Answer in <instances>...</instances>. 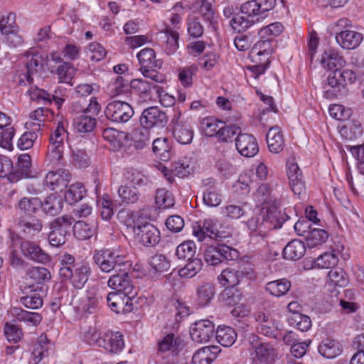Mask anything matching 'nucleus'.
Wrapping results in <instances>:
<instances>
[{
  "label": "nucleus",
  "instance_id": "c756f323",
  "mask_svg": "<svg viewBox=\"0 0 364 364\" xmlns=\"http://www.w3.org/2000/svg\"><path fill=\"white\" fill-rule=\"evenodd\" d=\"M219 351L216 346L203 347L193 354V364H210L216 358Z\"/></svg>",
  "mask_w": 364,
  "mask_h": 364
},
{
  "label": "nucleus",
  "instance_id": "de8ad7c7",
  "mask_svg": "<svg viewBox=\"0 0 364 364\" xmlns=\"http://www.w3.org/2000/svg\"><path fill=\"white\" fill-rule=\"evenodd\" d=\"M50 343L46 336L41 335L36 343L32 352L33 364H38L43 358L48 355Z\"/></svg>",
  "mask_w": 364,
  "mask_h": 364
},
{
  "label": "nucleus",
  "instance_id": "f257e3e1",
  "mask_svg": "<svg viewBox=\"0 0 364 364\" xmlns=\"http://www.w3.org/2000/svg\"><path fill=\"white\" fill-rule=\"evenodd\" d=\"M275 0H251L243 3L240 6L241 15H236L230 20L232 29L242 33L250 28L260 18L266 16V13L274 9Z\"/></svg>",
  "mask_w": 364,
  "mask_h": 364
},
{
  "label": "nucleus",
  "instance_id": "cd10ccee",
  "mask_svg": "<svg viewBox=\"0 0 364 364\" xmlns=\"http://www.w3.org/2000/svg\"><path fill=\"white\" fill-rule=\"evenodd\" d=\"M320 61L322 67L328 70L343 67L346 65L343 57L333 48L326 50L323 53Z\"/></svg>",
  "mask_w": 364,
  "mask_h": 364
},
{
  "label": "nucleus",
  "instance_id": "8fccbe9b",
  "mask_svg": "<svg viewBox=\"0 0 364 364\" xmlns=\"http://www.w3.org/2000/svg\"><path fill=\"white\" fill-rule=\"evenodd\" d=\"M248 229L252 232H257L259 235H264L267 230H272V226L268 225L262 213L257 216L252 217L247 223Z\"/></svg>",
  "mask_w": 364,
  "mask_h": 364
},
{
  "label": "nucleus",
  "instance_id": "c03bdc74",
  "mask_svg": "<svg viewBox=\"0 0 364 364\" xmlns=\"http://www.w3.org/2000/svg\"><path fill=\"white\" fill-rule=\"evenodd\" d=\"M215 287L212 283H204L197 289V301L200 306L208 305L215 296Z\"/></svg>",
  "mask_w": 364,
  "mask_h": 364
},
{
  "label": "nucleus",
  "instance_id": "4be33fe9",
  "mask_svg": "<svg viewBox=\"0 0 364 364\" xmlns=\"http://www.w3.org/2000/svg\"><path fill=\"white\" fill-rule=\"evenodd\" d=\"M99 346L112 353L120 352L124 346L123 336L119 332H108L105 333L100 341Z\"/></svg>",
  "mask_w": 364,
  "mask_h": 364
},
{
  "label": "nucleus",
  "instance_id": "b1692460",
  "mask_svg": "<svg viewBox=\"0 0 364 364\" xmlns=\"http://www.w3.org/2000/svg\"><path fill=\"white\" fill-rule=\"evenodd\" d=\"M255 354L252 364H272L277 357V350L268 343H260L256 347Z\"/></svg>",
  "mask_w": 364,
  "mask_h": 364
},
{
  "label": "nucleus",
  "instance_id": "a878e982",
  "mask_svg": "<svg viewBox=\"0 0 364 364\" xmlns=\"http://www.w3.org/2000/svg\"><path fill=\"white\" fill-rule=\"evenodd\" d=\"M243 277L244 272L242 271L228 267L222 271L218 279L223 287H226V289H230V287L237 286Z\"/></svg>",
  "mask_w": 364,
  "mask_h": 364
},
{
  "label": "nucleus",
  "instance_id": "f704fd0d",
  "mask_svg": "<svg viewBox=\"0 0 364 364\" xmlns=\"http://www.w3.org/2000/svg\"><path fill=\"white\" fill-rule=\"evenodd\" d=\"M117 192L121 203L124 205L136 203L140 198V193L134 185H121Z\"/></svg>",
  "mask_w": 364,
  "mask_h": 364
},
{
  "label": "nucleus",
  "instance_id": "f03ea898",
  "mask_svg": "<svg viewBox=\"0 0 364 364\" xmlns=\"http://www.w3.org/2000/svg\"><path fill=\"white\" fill-rule=\"evenodd\" d=\"M92 259L99 269L105 273L124 271L132 268V262L119 249L96 250Z\"/></svg>",
  "mask_w": 364,
  "mask_h": 364
},
{
  "label": "nucleus",
  "instance_id": "aec40b11",
  "mask_svg": "<svg viewBox=\"0 0 364 364\" xmlns=\"http://www.w3.org/2000/svg\"><path fill=\"white\" fill-rule=\"evenodd\" d=\"M71 179L70 173L65 169L49 171L44 181V186L51 191L62 190Z\"/></svg>",
  "mask_w": 364,
  "mask_h": 364
},
{
  "label": "nucleus",
  "instance_id": "20e7f679",
  "mask_svg": "<svg viewBox=\"0 0 364 364\" xmlns=\"http://www.w3.org/2000/svg\"><path fill=\"white\" fill-rule=\"evenodd\" d=\"M358 75L351 70L336 69L331 72L323 83V96L326 99H334L341 95L347 85L353 84Z\"/></svg>",
  "mask_w": 364,
  "mask_h": 364
},
{
  "label": "nucleus",
  "instance_id": "6e6d98bb",
  "mask_svg": "<svg viewBox=\"0 0 364 364\" xmlns=\"http://www.w3.org/2000/svg\"><path fill=\"white\" fill-rule=\"evenodd\" d=\"M65 146L50 143L48 147L46 159L53 166H58L63 159Z\"/></svg>",
  "mask_w": 364,
  "mask_h": 364
},
{
  "label": "nucleus",
  "instance_id": "0e129e2a",
  "mask_svg": "<svg viewBox=\"0 0 364 364\" xmlns=\"http://www.w3.org/2000/svg\"><path fill=\"white\" fill-rule=\"evenodd\" d=\"M68 139V133L65 127L64 122H59L55 130L50 136V143L65 146V141Z\"/></svg>",
  "mask_w": 364,
  "mask_h": 364
},
{
  "label": "nucleus",
  "instance_id": "9b49d317",
  "mask_svg": "<svg viewBox=\"0 0 364 364\" xmlns=\"http://www.w3.org/2000/svg\"><path fill=\"white\" fill-rule=\"evenodd\" d=\"M215 325L208 319H201L193 323L190 330L192 340L198 343L208 342L214 336Z\"/></svg>",
  "mask_w": 364,
  "mask_h": 364
},
{
  "label": "nucleus",
  "instance_id": "c85d7f7f",
  "mask_svg": "<svg viewBox=\"0 0 364 364\" xmlns=\"http://www.w3.org/2000/svg\"><path fill=\"white\" fill-rule=\"evenodd\" d=\"M161 38L165 40L163 45L164 51L171 55L174 53L178 48L179 33L176 29L167 26L164 31L160 32Z\"/></svg>",
  "mask_w": 364,
  "mask_h": 364
},
{
  "label": "nucleus",
  "instance_id": "a19ab883",
  "mask_svg": "<svg viewBox=\"0 0 364 364\" xmlns=\"http://www.w3.org/2000/svg\"><path fill=\"white\" fill-rule=\"evenodd\" d=\"M223 124V121L218 120L213 117H208L203 118L200 121V129L205 136L209 137L215 136L220 128V124Z\"/></svg>",
  "mask_w": 364,
  "mask_h": 364
},
{
  "label": "nucleus",
  "instance_id": "3c124183",
  "mask_svg": "<svg viewBox=\"0 0 364 364\" xmlns=\"http://www.w3.org/2000/svg\"><path fill=\"white\" fill-rule=\"evenodd\" d=\"M203 262L198 258L191 259L187 264L178 270L181 277L192 278L195 277L202 269Z\"/></svg>",
  "mask_w": 364,
  "mask_h": 364
},
{
  "label": "nucleus",
  "instance_id": "412c9836",
  "mask_svg": "<svg viewBox=\"0 0 364 364\" xmlns=\"http://www.w3.org/2000/svg\"><path fill=\"white\" fill-rule=\"evenodd\" d=\"M274 42L271 39L266 38H261L257 42L250 52V56L252 61H269L270 55L274 52Z\"/></svg>",
  "mask_w": 364,
  "mask_h": 364
},
{
  "label": "nucleus",
  "instance_id": "393cba45",
  "mask_svg": "<svg viewBox=\"0 0 364 364\" xmlns=\"http://www.w3.org/2000/svg\"><path fill=\"white\" fill-rule=\"evenodd\" d=\"M336 40L343 48L354 49L363 41V35L354 31L345 30L336 34Z\"/></svg>",
  "mask_w": 364,
  "mask_h": 364
},
{
  "label": "nucleus",
  "instance_id": "69168bd1",
  "mask_svg": "<svg viewBox=\"0 0 364 364\" xmlns=\"http://www.w3.org/2000/svg\"><path fill=\"white\" fill-rule=\"evenodd\" d=\"M337 255L333 252H325L320 255L315 261L316 267L322 269L332 268L338 263Z\"/></svg>",
  "mask_w": 364,
  "mask_h": 364
},
{
  "label": "nucleus",
  "instance_id": "37998d69",
  "mask_svg": "<svg viewBox=\"0 0 364 364\" xmlns=\"http://www.w3.org/2000/svg\"><path fill=\"white\" fill-rule=\"evenodd\" d=\"M26 277L28 279L36 284H43L51 279L50 271L43 267H32L26 272Z\"/></svg>",
  "mask_w": 364,
  "mask_h": 364
},
{
  "label": "nucleus",
  "instance_id": "603ef678",
  "mask_svg": "<svg viewBox=\"0 0 364 364\" xmlns=\"http://www.w3.org/2000/svg\"><path fill=\"white\" fill-rule=\"evenodd\" d=\"M196 252V245L192 240H187L179 245L176 249V255L180 259L190 260L192 259Z\"/></svg>",
  "mask_w": 364,
  "mask_h": 364
},
{
  "label": "nucleus",
  "instance_id": "e433bc0d",
  "mask_svg": "<svg viewBox=\"0 0 364 364\" xmlns=\"http://www.w3.org/2000/svg\"><path fill=\"white\" fill-rule=\"evenodd\" d=\"M152 149L162 161H168L171 154V146L166 137H160L153 141Z\"/></svg>",
  "mask_w": 364,
  "mask_h": 364
},
{
  "label": "nucleus",
  "instance_id": "4c0bfd02",
  "mask_svg": "<svg viewBox=\"0 0 364 364\" xmlns=\"http://www.w3.org/2000/svg\"><path fill=\"white\" fill-rule=\"evenodd\" d=\"M49 115H53V111L49 108L39 107L35 109L30 114V126L35 131H38L41 127L43 125L44 122L48 118ZM26 124H29L28 122Z\"/></svg>",
  "mask_w": 364,
  "mask_h": 364
},
{
  "label": "nucleus",
  "instance_id": "49530a36",
  "mask_svg": "<svg viewBox=\"0 0 364 364\" xmlns=\"http://www.w3.org/2000/svg\"><path fill=\"white\" fill-rule=\"evenodd\" d=\"M77 69L70 63H63L56 70L58 82L72 85V80L76 74Z\"/></svg>",
  "mask_w": 364,
  "mask_h": 364
},
{
  "label": "nucleus",
  "instance_id": "bf43d9fd",
  "mask_svg": "<svg viewBox=\"0 0 364 364\" xmlns=\"http://www.w3.org/2000/svg\"><path fill=\"white\" fill-rule=\"evenodd\" d=\"M198 71V67L191 65L178 69V80L184 87H190L193 85V76Z\"/></svg>",
  "mask_w": 364,
  "mask_h": 364
},
{
  "label": "nucleus",
  "instance_id": "72a5a7b5",
  "mask_svg": "<svg viewBox=\"0 0 364 364\" xmlns=\"http://www.w3.org/2000/svg\"><path fill=\"white\" fill-rule=\"evenodd\" d=\"M41 206L46 215L54 216L58 215L63 206V201L60 196L50 194L43 202H41Z\"/></svg>",
  "mask_w": 364,
  "mask_h": 364
},
{
  "label": "nucleus",
  "instance_id": "423d86ee",
  "mask_svg": "<svg viewBox=\"0 0 364 364\" xmlns=\"http://www.w3.org/2000/svg\"><path fill=\"white\" fill-rule=\"evenodd\" d=\"M134 113V109L129 103L120 100L109 102L105 109L106 118L114 123L127 122Z\"/></svg>",
  "mask_w": 364,
  "mask_h": 364
},
{
  "label": "nucleus",
  "instance_id": "4d7b16f0",
  "mask_svg": "<svg viewBox=\"0 0 364 364\" xmlns=\"http://www.w3.org/2000/svg\"><path fill=\"white\" fill-rule=\"evenodd\" d=\"M289 324L297 328L301 331H307L311 327V320L306 315L301 314H291L288 318Z\"/></svg>",
  "mask_w": 364,
  "mask_h": 364
},
{
  "label": "nucleus",
  "instance_id": "680f3d73",
  "mask_svg": "<svg viewBox=\"0 0 364 364\" xmlns=\"http://www.w3.org/2000/svg\"><path fill=\"white\" fill-rule=\"evenodd\" d=\"M155 202L159 208H169L173 206L174 198L171 193L164 188H160L156 191Z\"/></svg>",
  "mask_w": 364,
  "mask_h": 364
},
{
  "label": "nucleus",
  "instance_id": "2eb2a0df",
  "mask_svg": "<svg viewBox=\"0 0 364 364\" xmlns=\"http://www.w3.org/2000/svg\"><path fill=\"white\" fill-rule=\"evenodd\" d=\"M26 69L25 75L26 80L31 83L33 81V76L38 75L43 70L46 60L43 55L35 49H31L26 54Z\"/></svg>",
  "mask_w": 364,
  "mask_h": 364
},
{
  "label": "nucleus",
  "instance_id": "7c9ffc66",
  "mask_svg": "<svg viewBox=\"0 0 364 364\" xmlns=\"http://www.w3.org/2000/svg\"><path fill=\"white\" fill-rule=\"evenodd\" d=\"M318 350L322 356L332 359L342 353L343 347L337 340L326 338L319 344Z\"/></svg>",
  "mask_w": 364,
  "mask_h": 364
},
{
  "label": "nucleus",
  "instance_id": "bb28decb",
  "mask_svg": "<svg viewBox=\"0 0 364 364\" xmlns=\"http://www.w3.org/2000/svg\"><path fill=\"white\" fill-rule=\"evenodd\" d=\"M269 150L274 154L280 153L284 148L285 143L282 132L279 127L269 129L266 136Z\"/></svg>",
  "mask_w": 364,
  "mask_h": 364
},
{
  "label": "nucleus",
  "instance_id": "f3484780",
  "mask_svg": "<svg viewBox=\"0 0 364 364\" xmlns=\"http://www.w3.org/2000/svg\"><path fill=\"white\" fill-rule=\"evenodd\" d=\"M181 112H178L172 119L173 124V135L176 140L181 144H190L193 137V131L186 122L180 121Z\"/></svg>",
  "mask_w": 364,
  "mask_h": 364
},
{
  "label": "nucleus",
  "instance_id": "864d4df0",
  "mask_svg": "<svg viewBox=\"0 0 364 364\" xmlns=\"http://www.w3.org/2000/svg\"><path fill=\"white\" fill-rule=\"evenodd\" d=\"M85 191L84 186L81 183H73L65 193V200L69 204L75 203L82 198Z\"/></svg>",
  "mask_w": 364,
  "mask_h": 364
},
{
  "label": "nucleus",
  "instance_id": "09e8293b",
  "mask_svg": "<svg viewBox=\"0 0 364 364\" xmlns=\"http://www.w3.org/2000/svg\"><path fill=\"white\" fill-rule=\"evenodd\" d=\"M136 56L141 68H156L159 65L157 60H156L155 51L152 48H145L139 52Z\"/></svg>",
  "mask_w": 364,
  "mask_h": 364
},
{
  "label": "nucleus",
  "instance_id": "052dcab7",
  "mask_svg": "<svg viewBox=\"0 0 364 364\" xmlns=\"http://www.w3.org/2000/svg\"><path fill=\"white\" fill-rule=\"evenodd\" d=\"M283 30L284 26L280 22H274L262 28L258 33L260 38L274 41V38L280 35Z\"/></svg>",
  "mask_w": 364,
  "mask_h": 364
},
{
  "label": "nucleus",
  "instance_id": "a211bd4d",
  "mask_svg": "<svg viewBox=\"0 0 364 364\" xmlns=\"http://www.w3.org/2000/svg\"><path fill=\"white\" fill-rule=\"evenodd\" d=\"M184 347V342L179 336L168 333L158 342V351L167 356L177 355Z\"/></svg>",
  "mask_w": 364,
  "mask_h": 364
},
{
  "label": "nucleus",
  "instance_id": "e2e57ef3",
  "mask_svg": "<svg viewBox=\"0 0 364 364\" xmlns=\"http://www.w3.org/2000/svg\"><path fill=\"white\" fill-rule=\"evenodd\" d=\"M13 162L9 157L0 155V177L9 176V180L11 182L18 181V178H16V173H13Z\"/></svg>",
  "mask_w": 364,
  "mask_h": 364
},
{
  "label": "nucleus",
  "instance_id": "39448f33",
  "mask_svg": "<svg viewBox=\"0 0 364 364\" xmlns=\"http://www.w3.org/2000/svg\"><path fill=\"white\" fill-rule=\"evenodd\" d=\"M74 222L75 218L69 215H64L53 220L49 225L50 231L48 235L50 245L58 247L65 244Z\"/></svg>",
  "mask_w": 364,
  "mask_h": 364
},
{
  "label": "nucleus",
  "instance_id": "a18cd8bd",
  "mask_svg": "<svg viewBox=\"0 0 364 364\" xmlns=\"http://www.w3.org/2000/svg\"><path fill=\"white\" fill-rule=\"evenodd\" d=\"M328 238V233L323 229L312 228L306 235V245L309 248H314L323 244Z\"/></svg>",
  "mask_w": 364,
  "mask_h": 364
},
{
  "label": "nucleus",
  "instance_id": "58836bf2",
  "mask_svg": "<svg viewBox=\"0 0 364 364\" xmlns=\"http://www.w3.org/2000/svg\"><path fill=\"white\" fill-rule=\"evenodd\" d=\"M73 234L80 240H85L92 237L96 233L95 226L82 220L75 223Z\"/></svg>",
  "mask_w": 364,
  "mask_h": 364
},
{
  "label": "nucleus",
  "instance_id": "5701e85b",
  "mask_svg": "<svg viewBox=\"0 0 364 364\" xmlns=\"http://www.w3.org/2000/svg\"><path fill=\"white\" fill-rule=\"evenodd\" d=\"M287 172L291 191L294 194L300 196L304 192L305 186L298 164L294 162H288Z\"/></svg>",
  "mask_w": 364,
  "mask_h": 364
},
{
  "label": "nucleus",
  "instance_id": "6ab92c4d",
  "mask_svg": "<svg viewBox=\"0 0 364 364\" xmlns=\"http://www.w3.org/2000/svg\"><path fill=\"white\" fill-rule=\"evenodd\" d=\"M21 250L26 257L36 262L47 264L51 261L50 255L33 242L24 241L21 242Z\"/></svg>",
  "mask_w": 364,
  "mask_h": 364
},
{
  "label": "nucleus",
  "instance_id": "dca6fc26",
  "mask_svg": "<svg viewBox=\"0 0 364 364\" xmlns=\"http://www.w3.org/2000/svg\"><path fill=\"white\" fill-rule=\"evenodd\" d=\"M11 123V117L0 112V146L9 151L13 149L12 139L16 132Z\"/></svg>",
  "mask_w": 364,
  "mask_h": 364
},
{
  "label": "nucleus",
  "instance_id": "5fc2aeb1",
  "mask_svg": "<svg viewBox=\"0 0 364 364\" xmlns=\"http://www.w3.org/2000/svg\"><path fill=\"white\" fill-rule=\"evenodd\" d=\"M240 132L241 129L236 125L223 126L215 136L220 142H231Z\"/></svg>",
  "mask_w": 364,
  "mask_h": 364
},
{
  "label": "nucleus",
  "instance_id": "ddd939ff",
  "mask_svg": "<svg viewBox=\"0 0 364 364\" xmlns=\"http://www.w3.org/2000/svg\"><path fill=\"white\" fill-rule=\"evenodd\" d=\"M262 216L264 220H266L268 225L272 226V229L280 228L282 223L289 218L287 215L282 211L279 207V203L274 202L272 204L264 205L261 209Z\"/></svg>",
  "mask_w": 364,
  "mask_h": 364
},
{
  "label": "nucleus",
  "instance_id": "ea45409f",
  "mask_svg": "<svg viewBox=\"0 0 364 364\" xmlns=\"http://www.w3.org/2000/svg\"><path fill=\"white\" fill-rule=\"evenodd\" d=\"M132 139L134 146L136 149H143L147 146L151 141V134L149 129L141 126L135 129L132 134Z\"/></svg>",
  "mask_w": 364,
  "mask_h": 364
},
{
  "label": "nucleus",
  "instance_id": "1a4fd4ad",
  "mask_svg": "<svg viewBox=\"0 0 364 364\" xmlns=\"http://www.w3.org/2000/svg\"><path fill=\"white\" fill-rule=\"evenodd\" d=\"M135 296L124 292H110L107 294V302L114 312L127 314L133 310L132 300Z\"/></svg>",
  "mask_w": 364,
  "mask_h": 364
},
{
  "label": "nucleus",
  "instance_id": "79ce46f5",
  "mask_svg": "<svg viewBox=\"0 0 364 364\" xmlns=\"http://www.w3.org/2000/svg\"><path fill=\"white\" fill-rule=\"evenodd\" d=\"M291 287V282L286 279H281L268 282L265 289L269 294L279 297L287 294Z\"/></svg>",
  "mask_w": 364,
  "mask_h": 364
},
{
  "label": "nucleus",
  "instance_id": "7ed1b4c3",
  "mask_svg": "<svg viewBox=\"0 0 364 364\" xmlns=\"http://www.w3.org/2000/svg\"><path fill=\"white\" fill-rule=\"evenodd\" d=\"M127 216L126 225L132 227L134 237L138 243L145 247H154L159 242L160 232L154 225L149 223L141 225L140 217L133 211L128 212Z\"/></svg>",
  "mask_w": 364,
  "mask_h": 364
},
{
  "label": "nucleus",
  "instance_id": "774afa93",
  "mask_svg": "<svg viewBox=\"0 0 364 364\" xmlns=\"http://www.w3.org/2000/svg\"><path fill=\"white\" fill-rule=\"evenodd\" d=\"M41 204V200L37 198H22L18 203V207L21 210L28 215H33L36 213Z\"/></svg>",
  "mask_w": 364,
  "mask_h": 364
},
{
  "label": "nucleus",
  "instance_id": "473e14b6",
  "mask_svg": "<svg viewBox=\"0 0 364 364\" xmlns=\"http://www.w3.org/2000/svg\"><path fill=\"white\" fill-rule=\"evenodd\" d=\"M73 124L78 132L85 134L94 130L97 120L93 116L82 112L73 118Z\"/></svg>",
  "mask_w": 364,
  "mask_h": 364
},
{
  "label": "nucleus",
  "instance_id": "c9c22d12",
  "mask_svg": "<svg viewBox=\"0 0 364 364\" xmlns=\"http://www.w3.org/2000/svg\"><path fill=\"white\" fill-rule=\"evenodd\" d=\"M215 338L221 346L230 347L236 341L237 333L230 326H220L215 332Z\"/></svg>",
  "mask_w": 364,
  "mask_h": 364
},
{
  "label": "nucleus",
  "instance_id": "13d9d810",
  "mask_svg": "<svg viewBox=\"0 0 364 364\" xmlns=\"http://www.w3.org/2000/svg\"><path fill=\"white\" fill-rule=\"evenodd\" d=\"M18 173H16V178L18 180L22 178H28L30 176L31 168V159L28 154H21L18 158Z\"/></svg>",
  "mask_w": 364,
  "mask_h": 364
},
{
  "label": "nucleus",
  "instance_id": "338daca9",
  "mask_svg": "<svg viewBox=\"0 0 364 364\" xmlns=\"http://www.w3.org/2000/svg\"><path fill=\"white\" fill-rule=\"evenodd\" d=\"M328 279L331 287H344L348 284L346 274L340 268L331 269L328 272Z\"/></svg>",
  "mask_w": 364,
  "mask_h": 364
},
{
  "label": "nucleus",
  "instance_id": "f8f14e48",
  "mask_svg": "<svg viewBox=\"0 0 364 364\" xmlns=\"http://www.w3.org/2000/svg\"><path fill=\"white\" fill-rule=\"evenodd\" d=\"M235 148L245 157H253L259 151L256 138L250 134L239 133L235 139Z\"/></svg>",
  "mask_w": 364,
  "mask_h": 364
},
{
  "label": "nucleus",
  "instance_id": "0eeeda50",
  "mask_svg": "<svg viewBox=\"0 0 364 364\" xmlns=\"http://www.w3.org/2000/svg\"><path fill=\"white\" fill-rule=\"evenodd\" d=\"M235 257H237V252L223 245L209 246L203 253L205 262L211 266H216L224 260H232Z\"/></svg>",
  "mask_w": 364,
  "mask_h": 364
},
{
  "label": "nucleus",
  "instance_id": "4468645a",
  "mask_svg": "<svg viewBox=\"0 0 364 364\" xmlns=\"http://www.w3.org/2000/svg\"><path fill=\"white\" fill-rule=\"evenodd\" d=\"M167 122L165 112L157 107H150L144 109L140 117V124L146 129L154 127H164Z\"/></svg>",
  "mask_w": 364,
  "mask_h": 364
},
{
  "label": "nucleus",
  "instance_id": "2f4dec72",
  "mask_svg": "<svg viewBox=\"0 0 364 364\" xmlns=\"http://www.w3.org/2000/svg\"><path fill=\"white\" fill-rule=\"evenodd\" d=\"M306 245L299 240L289 242L283 250V256L287 259L297 260L301 258L306 252Z\"/></svg>",
  "mask_w": 364,
  "mask_h": 364
},
{
  "label": "nucleus",
  "instance_id": "9d476101",
  "mask_svg": "<svg viewBox=\"0 0 364 364\" xmlns=\"http://www.w3.org/2000/svg\"><path fill=\"white\" fill-rule=\"evenodd\" d=\"M131 269H127L124 271H117L112 275L108 282V286L115 289V292H122L124 294L136 295V289L132 284L129 271Z\"/></svg>",
  "mask_w": 364,
  "mask_h": 364
},
{
  "label": "nucleus",
  "instance_id": "6e6552de",
  "mask_svg": "<svg viewBox=\"0 0 364 364\" xmlns=\"http://www.w3.org/2000/svg\"><path fill=\"white\" fill-rule=\"evenodd\" d=\"M91 269L88 263L79 262L73 269L63 270V275L60 277L64 281H70L76 289H82L88 281Z\"/></svg>",
  "mask_w": 364,
  "mask_h": 364
}]
</instances>
